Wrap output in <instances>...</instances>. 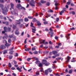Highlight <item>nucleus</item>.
I'll use <instances>...</instances> for the list:
<instances>
[{"instance_id":"obj_1","label":"nucleus","mask_w":76,"mask_h":76,"mask_svg":"<svg viewBox=\"0 0 76 76\" xmlns=\"http://www.w3.org/2000/svg\"><path fill=\"white\" fill-rule=\"evenodd\" d=\"M42 63L43 65H45V66H49L50 64V63L48 62L47 60L44 59H43L42 61Z\"/></svg>"},{"instance_id":"obj_2","label":"nucleus","mask_w":76,"mask_h":76,"mask_svg":"<svg viewBox=\"0 0 76 76\" xmlns=\"http://www.w3.org/2000/svg\"><path fill=\"white\" fill-rule=\"evenodd\" d=\"M16 21L15 22V25H20L21 24V22H23V19H19V20H15Z\"/></svg>"},{"instance_id":"obj_3","label":"nucleus","mask_w":76,"mask_h":76,"mask_svg":"<svg viewBox=\"0 0 76 76\" xmlns=\"http://www.w3.org/2000/svg\"><path fill=\"white\" fill-rule=\"evenodd\" d=\"M17 8L19 9V10H21L23 9V10H26V9L24 7H22L20 4H19L17 5Z\"/></svg>"},{"instance_id":"obj_4","label":"nucleus","mask_w":76,"mask_h":76,"mask_svg":"<svg viewBox=\"0 0 76 76\" xmlns=\"http://www.w3.org/2000/svg\"><path fill=\"white\" fill-rule=\"evenodd\" d=\"M8 10L7 8L6 7L4 8V10H2V13L4 15H7V13L5 12H7Z\"/></svg>"},{"instance_id":"obj_5","label":"nucleus","mask_w":76,"mask_h":76,"mask_svg":"<svg viewBox=\"0 0 76 76\" xmlns=\"http://www.w3.org/2000/svg\"><path fill=\"white\" fill-rule=\"evenodd\" d=\"M35 4V2L34 1V0H31V1H30V3H29V4L32 7H34L35 6L34 4Z\"/></svg>"},{"instance_id":"obj_6","label":"nucleus","mask_w":76,"mask_h":76,"mask_svg":"<svg viewBox=\"0 0 76 76\" xmlns=\"http://www.w3.org/2000/svg\"><path fill=\"white\" fill-rule=\"evenodd\" d=\"M48 34L50 35H51L50 37H52L53 36V35H54V32L53 31H50L48 32Z\"/></svg>"},{"instance_id":"obj_7","label":"nucleus","mask_w":76,"mask_h":76,"mask_svg":"<svg viewBox=\"0 0 76 76\" xmlns=\"http://www.w3.org/2000/svg\"><path fill=\"white\" fill-rule=\"evenodd\" d=\"M33 28H31V29L32 30V32H33V33H35V31H36V28H35V27H33Z\"/></svg>"},{"instance_id":"obj_8","label":"nucleus","mask_w":76,"mask_h":76,"mask_svg":"<svg viewBox=\"0 0 76 76\" xmlns=\"http://www.w3.org/2000/svg\"><path fill=\"white\" fill-rule=\"evenodd\" d=\"M45 40H42V42L41 43H40V44H44L45 45L46 44H48V43L47 42H45Z\"/></svg>"},{"instance_id":"obj_9","label":"nucleus","mask_w":76,"mask_h":76,"mask_svg":"<svg viewBox=\"0 0 76 76\" xmlns=\"http://www.w3.org/2000/svg\"><path fill=\"white\" fill-rule=\"evenodd\" d=\"M20 68L19 67H17L16 68L17 70L19 71V72H22V70L21 69H22V66H20Z\"/></svg>"},{"instance_id":"obj_10","label":"nucleus","mask_w":76,"mask_h":76,"mask_svg":"<svg viewBox=\"0 0 76 76\" xmlns=\"http://www.w3.org/2000/svg\"><path fill=\"white\" fill-rule=\"evenodd\" d=\"M6 47L4 45H1L0 46L1 49L3 50L6 48Z\"/></svg>"},{"instance_id":"obj_11","label":"nucleus","mask_w":76,"mask_h":76,"mask_svg":"<svg viewBox=\"0 0 76 76\" xmlns=\"http://www.w3.org/2000/svg\"><path fill=\"white\" fill-rule=\"evenodd\" d=\"M67 61H66V63H68L69 62V60H70L71 57L70 56H68L67 57Z\"/></svg>"},{"instance_id":"obj_12","label":"nucleus","mask_w":76,"mask_h":76,"mask_svg":"<svg viewBox=\"0 0 76 76\" xmlns=\"http://www.w3.org/2000/svg\"><path fill=\"white\" fill-rule=\"evenodd\" d=\"M15 34L16 35H19V32L18 31V29H17V30L15 31Z\"/></svg>"},{"instance_id":"obj_13","label":"nucleus","mask_w":76,"mask_h":76,"mask_svg":"<svg viewBox=\"0 0 76 76\" xmlns=\"http://www.w3.org/2000/svg\"><path fill=\"white\" fill-rule=\"evenodd\" d=\"M4 31H5L6 32H8V31L7 30V28L6 27H4Z\"/></svg>"},{"instance_id":"obj_14","label":"nucleus","mask_w":76,"mask_h":76,"mask_svg":"<svg viewBox=\"0 0 76 76\" xmlns=\"http://www.w3.org/2000/svg\"><path fill=\"white\" fill-rule=\"evenodd\" d=\"M0 6L2 10H4V8L3 9V8H4V5H3L2 4H0Z\"/></svg>"},{"instance_id":"obj_15","label":"nucleus","mask_w":76,"mask_h":76,"mask_svg":"<svg viewBox=\"0 0 76 76\" xmlns=\"http://www.w3.org/2000/svg\"><path fill=\"white\" fill-rule=\"evenodd\" d=\"M10 6H11V8L13 9H14V4L12 3H11Z\"/></svg>"},{"instance_id":"obj_16","label":"nucleus","mask_w":76,"mask_h":76,"mask_svg":"<svg viewBox=\"0 0 76 76\" xmlns=\"http://www.w3.org/2000/svg\"><path fill=\"white\" fill-rule=\"evenodd\" d=\"M69 13L70 14H72V15H75V12L74 11H72V12H69Z\"/></svg>"},{"instance_id":"obj_17","label":"nucleus","mask_w":76,"mask_h":76,"mask_svg":"<svg viewBox=\"0 0 76 76\" xmlns=\"http://www.w3.org/2000/svg\"><path fill=\"white\" fill-rule=\"evenodd\" d=\"M45 74L46 75H48V74L49 71L48 70H45Z\"/></svg>"},{"instance_id":"obj_18","label":"nucleus","mask_w":76,"mask_h":76,"mask_svg":"<svg viewBox=\"0 0 76 76\" xmlns=\"http://www.w3.org/2000/svg\"><path fill=\"white\" fill-rule=\"evenodd\" d=\"M40 3H41L43 4L44 3H45L46 1H45L44 0H41V1H40Z\"/></svg>"},{"instance_id":"obj_19","label":"nucleus","mask_w":76,"mask_h":76,"mask_svg":"<svg viewBox=\"0 0 76 76\" xmlns=\"http://www.w3.org/2000/svg\"><path fill=\"white\" fill-rule=\"evenodd\" d=\"M40 63H41L39 61H35V64H37V65L39 64Z\"/></svg>"},{"instance_id":"obj_20","label":"nucleus","mask_w":76,"mask_h":76,"mask_svg":"<svg viewBox=\"0 0 76 76\" xmlns=\"http://www.w3.org/2000/svg\"><path fill=\"white\" fill-rule=\"evenodd\" d=\"M52 53L53 55H55L56 53H58V52L57 51H56V50L55 51H52Z\"/></svg>"},{"instance_id":"obj_21","label":"nucleus","mask_w":76,"mask_h":76,"mask_svg":"<svg viewBox=\"0 0 76 76\" xmlns=\"http://www.w3.org/2000/svg\"><path fill=\"white\" fill-rule=\"evenodd\" d=\"M38 66L40 67H42L43 66L42 64V63H40L39 64Z\"/></svg>"},{"instance_id":"obj_22","label":"nucleus","mask_w":76,"mask_h":76,"mask_svg":"<svg viewBox=\"0 0 76 76\" xmlns=\"http://www.w3.org/2000/svg\"><path fill=\"white\" fill-rule=\"evenodd\" d=\"M11 45V44H8L7 43H6L5 44V45L7 47L10 46Z\"/></svg>"},{"instance_id":"obj_23","label":"nucleus","mask_w":76,"mask_h":76,"mask_svg":"<svg viewBox=\"0 0 76 76\" xmlns=\"http://www.w3.org/2000/svg\"><path fill=\"white\" fill-rule=\"evenodd\" d=\"M37 25L38 26H41V24L40 23L39 21H38L37 22Z\"/></svg>"},{"instance_id":"obj_24","label":"nucleus","mask_w":76,"mask_h":76,"mask_svg":"<svg viewBox=\"0 0 76 76\" xmlns=\"http://www.w3.org/2000/svg\"><path fill=\"white\" fill-rule=\"evenodd\" d=\"M7 29L8 32H10L11 30V28L9 27H8V28H7Z\"/></svg>"},{"instance_id":"obj_25","label":"nucleus","mask_w":76,"mask_h":76,"mask_svg":"<svg viewBox=\"0 0 76 76\" xmlns=\"http://www.w3.org/2000/svg\"><path fill=\"white\" fill-rule=\"evenodd\" d=\"M47 70H48L50 73H51L52 71V70H51V68H49L48 69H47Z\"/></svg>"},{"instance_id":"obj_26","label":"nucleus","mask_w":76,"mask_h":76,"mask_svg":"<svg viewBox=\"0 0 76 76\" xmlns=\"http://www.w3.org/2000/svg\"><path fill=\"white\" fill-rule=\"evenodd\" d=\"M34 24L32 22L31 23V24L30 25V26L32 28H34L35 27L34 26Z\"/></svg>"},{"instance_id":"obj_27","label":"nucleus","mask_w":76,"mask_h":76,"mask_svg":"<svg viewBox=\"0 0 76 76\" xmlns=\"http://www.w3.org/2000/svg\"><path fill=\"white\" fill-rule=\"evenodd\" d=\"M9 58L10 59V60H11L12 59V58L13 56L12 55H10L9 56Z\"/></svg>"},{"instance_id":"obj_28","label":"nucleus","mask_w":76,"mask_h":76,"mask_svg":"<svg viewBox=\"0 0 76 76\" xmlns=\"http://www.w3.org/2000/svg\"><path fill=\"white\" fill-rule=\"evenodd\" d=\"M61 57H58L57 58H56L55 59L56 60L58 61L59 60H61Z\"/></svg>"},{"instance_id":"obj_29","label":"nucleus","mask_w":76,"mask_h":76,"mask_svg":"<svg viewBox=\"0 0 76 76\" xmlns=\"http://www.w3.org/2000/svg\"><path fill=\"white\" fill-rule=\"evenodd\" d=\"M29 21V20L28 18H25L24 19V21L25 22H27Z\"/></svg>"},{"instance_id":"obj_30","label":"nucleus","mask_w":76,"mask_h":76,"mask_svg":"<svg viewBox=\"0 0 76 76\" xmlns=\"http://www.w3.org/2000/svg\"><path fill=\"white\" fill-rule=\"evenodd\" d=\"M8 67L10 68H11L12 67V65L11 63L10 62L8 63Z\"/></svg>"},{"instance_id":"obj_31","label":"nucleus","mask_w":76,"mask_h":76,"mask_svg":"<svg viewBox=\"0 0 76 76\" xmlns=\"http://www.w3.org/2000/svg\"><path fill=\"white\" fill-rule=\"evenodd\" d=\"M72 69H71L69 70V72H68V73H69V74H72Z\"/></svg>"},{"instance_id":"obj_32","label":"nucleus","mask_w":76,"mask_h":76,"mask_svg":"<svg viewBox=\"0 0 76 76\" xmlns=\"http://www.w3.org/2000/svg\"><path fill=\"white\" fill-rule=\"evenodd\" d=\"M7 53V50H4V52H3L4 55H5Z\"/></svg>"},{"instance_id":"obj_33","label":"nucleus","mask_w":76,"mask_h":76,"mask_svg":"<svg viewBox=\"0 0 76 76\" xmlns=\"http://www.w3.org/2000/svg\"><path fill=\"white\" fill-rule=\"evenodd\" d=\"M32 21L33 22H35L37 21V20H36V18H33V20Z\"/></svg>"},{"instance_id":"obj_34","label":"nucleus","mask_w":76,"mask_h":76,"mask_svg":"<svg viewBox=\"0 0 76 76\" xmlns=\"http://www.w3.org/2000/svg\"><path fill=\"white\" fill-rule=\"evenodd\" d=\"M50 4L49 2H47L46 4V5L47 6H49Z\"/></svg>"},{"instance_id":"obj_35","label":"nucleus","mask_w":76,"mask_h":76,"mask_svg":"<svg viewBox=\"0 0 76 76\" xmlns=\"http://www.w3.org/2000/svg\"><path fill=\"white\" fill-rule=\"evenodd\" d=\"M14 52V51H10L9 52V53H10L11 55H12V54H13V52Z\"/></svg>"},{"instance_id":"obj_36","label":"nucleus","mask_w":76,"mask_h":76,"mask_svg":"<svg viewBox=\"0 0 76 76\" xmlns=\"http://www.w3.org/2000/svg\"><path fill=\"white\" fill-rule=\"evenodd\" d=\"M64 12V11H62V10L61 11V12H60L59 14L61 15H62V14Z\"/></svg>"},{"instance_id":"obj_37","label":"nucleus","mask_w":76,"mask_h":76,"mask_svg":"<svg viewBox=\"0 0 76 76\" xmlns=\"http://www.w3.org/2000/svg\"><path fill=\"white\" fill-rule=\"evenodd\" d=\"M28 18L30 19H32L34 18V17L33 16H29L28 17Z\"/></svg>"},{"instance_id":"obj_38","label":"nucleus","mask_w":76,"mask_h":76,"mask_svg":"<svg viewBox=\"0 0 76 76\" xmlns=\"http://www.w3.org/2000/svg\"><path fill=\"white\" fill-rule=\"evenodd\" d=\"M43 69L42 68H41V69H40V72H43L44 73H45V72L44 71H43Z\"/></svg>"},{"instance_id":"obj_39","label":"nucleus","mask_w":76,"mask_h":76,"mask_svg":"<svg viewBox=\"0 0 76 76\" xmlns=\"http://www.w3.org/2000/svg\"><path fill=\"white\" fill-rule=\"evenodd\" d=\"M8 42L9 43H11L12 42V40L11 39H9L8 40Z\"/></svg>"},{"instance_id":"obj_40","label":"nucleus","mask_w":76,"mask_h":76,"mask_svg":"<svg viewBox=\"0 0 76 76\" xmlns=\"http://www.w3.org/2000/svg\"><path fill=\"white\" fill-rule=\"evenodd\" d=\"M17 28V27L15 25H13V29H16Z\"/></svg>"},{"instance_id":"obj_41","label":"nucleus","mask_w":76,"mask_h":76,"mask_svg":"<svg viewBox=\"0 0 76 76\" xmlns=\"http://www.w3.org/2000/svg\"><path fill=\"white\" fill-rule=\"evenodd\" d=\"M38 53V52L37 51H34V54H37Z\"/></svg>"},{"instance_id":"obj_42","label":"nucleus","mask_w":76,"mask_h":76,"mask_svg":"<svg viewBox=\"0 0 76 76\" xmlns=\"http://www.w3.org/2000/svg\"><path fill=\"white\" fill-rule=\"evenodd\" d=\"M3 43L4 44L7 43V41H6V40H4L3 41Z\"/></svg>"},{"instance_id":"obj_43","label":"nucleus","mask_w":76,"mask_h":76,"mask_svg":"<svg viewBox=\"0 0 76 76\" xmlns=\"http://www.w3.org/2000/svg\"><path fill=\"white\" fill-rule=\"evenodd\" d=\"M29 48H27L26 49H25V51H29Z\"/></svg>"},{"instance_id":"obj_44","label":"nucleus","mask_w":76,"mask_h":76,"mask_svg":"<svg viewBox=\"0 0 76 76\" xmlns=\"http://www.w3.org/2000/svg\"><path fill=\"white\" fill-rule=\"evenodd\" d=\"M43 23L44 24V25H46L48 23V22H47V21H44L43 22Z\"/></svg>"},{"instance_id":"obj_45","label":"nucleus","mask_w":76,"mask_h":76,"mask_svg":"<svg viewBox=\"0 0 76 76\" xmlns=\"http://www.w3.org/2000/svg\"><path fill=\"white\" fill-rule=\"evenodd\" d=\"M31 58H28V59H27V61H30V60H31Z\"/></svg>"},{"instance_id":"obj_46","label":"nucleus","mask_w":76,"mask_h":76,"mask_svg":"<svg viewBox=\"0 0 76 76\" xmlns=\"http://www.w3.org/2000/svg\"><path fill=\"white\" fill-rule=\"evenodd\" d=\"M59 18H57L56 19V21H57V22H58L59 20Z\"/></svg>"},{"instance_id":"obj_47","label":"nucleus","mask_w":76,"mask_h":76,"mask_svg":"<svg viewBox=\"0 0 76 76\" xmlns=\"http://www.w3.org/2000/svg\"><path fill=\"white\" fill-rule=\"evenodd\" d=\"M70 29L71 30H75V28L74 27H72V28H70Z\"/></svg>"},{"instance_id":"obj_48","label":"nucleus","mask_w":76,"mask_h":76,"mask_svg":"<svg viewBox=\"0 0 76 76\" xmlns=\"http://www.w3.org/2000/svg\"><path fill=\"white\" fill-rule=\"evenodd\" d=\"M64 12H66V8H63V10H62Z\"/></svg>"},{"instance_id":"obj_49","label":"nucleus","mask_w":76,"mask_h":76,"mask_svg":"<svg viewBox=\"0 0 76 76\" xmlns=\"http://www.w3.org/2000/svg\"><path fill=\"white\" fill-rule=\"evenodd\" d=\"M59 55H60L59 53H58L56 54V55H55V56L56 57H58L59 56Z\"/></svg>"},{"instance_id":"obj_50","label":"nucleus","mask_w":76,"mask_h":76,"mask_svg":"<svg viewBox=\"0 0 76 76\" xmlns=\"http://www.w3.org/2000/svg\"><path fill=\"white\" fill-rule=\"evenodd\" d=\"M6 25V26H8L9 25V23L8 22H6V23H5Z\"/></svg>"},{"instance_id":"obj_51","label":"nucleus","mask_w":76,"mask_h":76,"mask_svg":"<svg viewBox=\"0 0 76 76\" xmlns=\"http://www.w3.org/2000/svg\"><path fill=\"white\" fill-rule=\"evenodd\" d=\"M36 49V48H32V50H33V51H34V50H35Z\"/></svg>"},{"instance_id":"obj_52","label":"nucleus","mask_w":76,"mask_h":76,"mask_svg":"<svg viewBox=\"0 0 76 76\" xmlns=\"http://www.w3.org/2000/svg\"><path fill=\"white\" fill-rule=\"evenodd\" d=\"M49 48L50 49H53V48L52 46H50L49 47Z\"/></svg>"},{"instance_id":"obj_53","label":"nucleus","mask_w":76,"mask_h":76,"mask_svg":"<svg viewBox=\"0 0 76 76\" xmlns=\"http://www.w3.org/2000/svg\"><path fill=\"white\" fill-rule=\"evenodd\" d=\"M4 2V1L3 0H0V3H3Z\"/></svg>"},{"instance_id":"obj_54","label":"nucleus","mask_w":76,"mask_h":76,"mask_svg":"<svg viewBox=\"0 0 76 76\" xmlns=\"http://www.w3.org/2000/svg\"><path fill=\"white\" fill-rule=\"evenodd\" d=\"M36 74L37 75H39V72H36Z\"/></svg>"},{"instance_id":"obj_55","label":"nucleus","mask_w":76,"mask_h":76,"mask_svg":"<svg viewBox=\"0 0 76 76\" xmlns=\"http://www.w3.org/2000/svg\"><path fill=\"white\" fill-rule=\"evenodd\" d=\"M16 54L15 55V57L18 56L19 55L18 54V53H16Z\"/></svg>"},{"instance_id":"obj_56","label":"nucleus","mask_w":76,"mask_h":76,"mask_svg":"<svg viewBox=\"0 0 76 76\" xmlns=\"http://www.w3.org/2000/svg\"><path fill=\"white\" fill-rule=\"evenodd\" d=\"M13 62H14V64H17V62H16L15 61H14Z\"/></svg>"},{"instance_id":"obj_57","label":"nucleus","mask_w":76,"mask_h":76,"mask_svg":"<svg viewBox=\"0 0 76 76\" xmlns=\"http://www.w3.org/2000/svg\"><path fill=\"white\" fill-rule=\"evenodd\" d=\"M14 48V47H13L11 48H10V50H12Z\"/></svg>"},{"instance_id":"obj_58","label":"nucleus","mask_w":76,"mask_h":76,"mask_svg":"<svg viewBox=\"0 0 76 76\" xmlns=\"http://www.w3.org/2000/svg\"><path fill=\"white\" fill-rule=\"evenodd\" d=\"M55 39L56 40H57L58 39V37L57 36H55Z\"/></svg>"},{"instance_id":"obj_59","label":"nucleus","mask_w":76,"mask_h":76,"mask_svg":"<svg viewBox=\"0 0 76 76\" xmlns=\"http://www.w3.org/2000/svg\"><path fill=\"white\" fill-rule=\"evenodd\" d=\"M45 31H46L47 32L49 31V30H48V29L47 28H46V29H45Z\"/></svg>"},{"instance_id":"obj_60","label":"nucleus","mask_w":76,"mask_h":76,"mask_svg":"<svg viewBox=\"0 0 76 76\" xmlns=\"http://www.w3.org/2000/svg\"><path fill=\"white\" fill-rule=\"evenodd\" d=\"M12 75H14V76H16V74H15L14 73H12Z\"/></svg>"},{"instance_id":"obj_61","label":"nucleus","mask_w":76,"mask_h":76,"mask_svg":"<svg viewBox=\"0 0 76 76\" xmlns=\"http://www.w3.org/2000/svg\"><path fill=\"white\" fill-rule=\"evenodd\" d=\"M55 48H59V46H56L55 47Z\"/></svg>"},{"instance_id":"obj_62","label":"nucleus","mask_w":76,"mask_h":76,"mask_svg":"<svg viewBox=\"0 0 76 76\" xmlns=\"http://www.w3.org/2000/svg\"><path fill=\"white\" fill-rule=\"evenodd\" d=\"M14 66L15 67H17L18 66V65H14Z\"/></svg>"},{"instance_id":"obj_63","label":"nucleus","mask_w":76,"mask_h":76,"mask_svg":"<svg viewBox=\"0 0 76 76\" xmlns=\"http://www.w3.org/2000/svg\"><path fill=\"white\" fill-rule=\"evenodd\" d=\"M49 12H53V11L51 10H49Z\"/></svg>"},{"instance_id":"obj_64","label":"nucleus","mask_w":76,"mask_h":76,"mask_svg":"<svg viewBox=\"0 0 76 76\" xmlns=\"http://www.w3.org/2000/svg\"><path fill=\"white\" fill-rule=\"evenodd\" d=\"M15 69V67H12L11 68V70H14Z\"/></svg>"}]
</instances>
